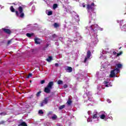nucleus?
I'll return each instance as SVG.
<instances>
[{"instance_id": "37998d69", "label": "nucleus", "mask_w": 126, "mask_h": 126, "mask_svg": "<svg viewBox=\"0 0 126 126\" xmlns=\"http://www.w3.org/2000/svg\"><path fill=\"white\" fill-rule=\"evenodd\" d=\"M30 82H31V83L32 82V81L30 80Z\"/></svg>"}, {"instance_id": "1a4fd4ad", "label": "nucleus", "mask_w": 126, "mask_h": 126, "mask_svg": "<svg viewBox=\"0 0 126 126\" xmlns=\"http://www.w3.org/2000/svg\"><path fill=\"white\" fill-rule=\"evenodd\" d=\"M18 126H28V125L26 122H22L18 124Z\"/></svg>"}, {"instance_id": "20e7f679", "label": "nucleus", "mask_w": 126, "mask_h": 126, "mask_svg": "<svg viewBox=\"0 0 126 126\" xmlns=\"http://www.w3.org/2000/svg\"><path fill=\"white\" fill-rule=\"evenodd\" d=\"M19 12L20 14V17L23 18L24 17V13H23V8L22 6L18 7Z\"/></svg>"}, {"instance_id": "a19ab883", "label": "nucleus", "mask_w": 126, "mask_h": 126, "mask_svg": "<svg viewBox=\"0 0 126 126\" xmlns=\"http://www.w3.org/2000/svg\"><path fill=\"white\" fill-rule=\"evenodd\" d=\"M12 4H14V5H16V4H15V3H12Z\"/></svg>"}, {"instance_id": "412c9836", "label": "nucleus", "mask_w": 126, "mask_h": 126, "mask_svg": "<svg viewBox=\"0 0 126 126\" xmlns=\"http://www.w3.org/2000/svg\"><path fill=\"white\" fill-rule=\"evenodd\" d=\"M30 77H32V73H30L29 75L27 76V78L29 79Z\"/></svg>"}, {"instance_id": "4c0bfd02", "label": "nucleus", "mask_w": 126, "mask_h": 126, "mask_svg": "<svg viewBox=\"0 0 126 126\" xmlns=\"http://www.w3.org/2000/svg\"><path fill=\"white\" fill-rule=\"evenodd\" d=\"M86 5L85 4H84V3H83V7H86Z\"/></svg>"}, {"instance_id": "c85d7f7f", "label": "nucleus", "mask_w": 126, "mask_h": 126, "mask_svg": "<svg viewBox=\"0 0 126 126\" xmlns=\"http://www.w3.org/2000/svg\"><path fill=\"white\" fill-rule=\"evenodd\" d=\"M123 54V51H121L119 53H117V57H120Z\"/></svg>"}, {"instance_id": "72a5a7b5", "label": "nucleus", "mask_w": 126, "mask_h": 126, "mask_svg": "<svg viewBox=\"0 0 126 126\" xmlns=\"http://www.w3.org/2000/svg\"><path fill=\"white\" fill-rule=\"evenodd\" d=\"M4 123H5L4 121H1V122H0V125H2V124H4Z\"/></svg>"}, {"instance_id": "f704fd0d", "label": "nucleus", "mask_w": 126, "mask_h": 126, "mask_svg": "<svg viewBox=\"0 0 126 126\" xmlns=\"http://www.w3.org/2000/svg\"><path fill=\"white\" fill-rule=\"evenodd\" d=\"M104 84H108V83H109V82L106 81H105L104 82Z\"/></svg>"}, {"instance_id": "a878e982", "label": "nucleus", "mask_w": 126, "mask_h": 126, "mask_svg": "<svg viewBox=\"0 0 126 126\" xmlns=\"http://www.w3.org/2000/svg\"><path fill=\"white\" fill-rule=\"evenodd\" d=\"M58 118V117L57 116V115H54L52 117V120H56Z\"/></svg>"}, {"instance_id": "c756f323", "label": "nucleus", "mask_w": 126, "mask_h": 126, "mask_svg": "<svg viewBox=\"0 0 126 126\" xmlns=\"http://www.w3.org/2000/svg\"><path fill=\"white\" fill-rule=\"evenodd\" d=\"M52 38L55 39V38H57V34L54 33V34L52 35Z\"/></svg>"}, {"instance_id": "bb28decb", "label": "nucleus", "mask_w": 126, "mask_h": 126, "mask_svg": "<svg viewBox=\"0 0 126 126\" xmlns=\"http://www.w3.org/2000/svg\"><path fill=\"white\" fill-rule=\"evenodd\" d=\"M52 14H53V11H48L47 15L50 16V15H52Z\"/></svg>"}, {"instance_id": "6ab92c4d", "label": "nucleus", "mask_w": 126, "mask_h": 126, "mask_svg": "<svg viewBox=\"0 0 126 126\" xmlns=\"http://www.w3.org/2000/svg\"><path fill=\"white\" fill-rule=\"evenodd\" d=\"M99 117L100 119H101V120H104L105 118H106V116L105 115V114H102Z\"/></svg>"}, {"instance_id": "f03ea898", "label": "nucleus", "mask_w": 126, "mask_h": 126, "mask_svg": "<svg viewBox=\"0 0 126 126\" xmlns=\"http://www.w3.org/2000/svg\"><path fill=\"white\" fill-rule=\"evenodd\" d=\"M119 72H120V69L116 68L111 71L109 76L111 78H113V77L116 76V73H119Z\"/></svg>"}, {"instance_id": "b1692460", "label": "nucleus", "mask_w": 126, "mask_h": 126, "mask_svg": "<svg viewBox=\"0 0 126 126\" xmlns=\"http://www.w3.org/2000/svg\"><path fill=\"white\" fill-rule=\"evenodd\" d=\"M63 81H62L61 80H59L58 81V84L62 85V84H63Z\"/></svg>"}, {"instance_id": "79ce46f5", "label": "nucleus", "mask_w": 126, "mask_h": 126, "mask_svg": "<svg viewBox=\"0 0 126 126\" xmlns=\"http://www.w3.org/2000/svg\"><path fill=\"white\" fill-rule=\"evenodd\" d=\"M122 48V47L119 48V50H121V49Z\"/></svg>"}, {"instance_id": "39448f33", "label": "nucleus", "mask_w": 126, "mask_h": 126, "mask_svg": "<svg viewBox=\"0 0 126 126\" xmlns=\"http://www.w3.org/2000/svg\"><path fill=\"white\" fill-rule=\"evenodd\" d=\"M90 57H91V51H90V50H88L87 53V57H85L84 61V63H86L87 61H88V59H90Z\"/></svg>"}, {"instance_id": "ea45409f", "label": "nucleus", "mask_w": 126, "mask_h": 126, "mask_svg": "<svg viewBox=\"0 0 126 126\" xmlns=\"http://www.w3.org/2000/svg\"><path fill=\"white\" fill-rule=\"evenodd\" d=\"M111 101L110 99H108L107 100V102H109V103H110V101Z\"/></svg>"}, {"instance_id": "7c9ffc66", "label": "nucleus", "mask_w": 126, "mask_h": 126, "mask_svg": "<svg viewBox=\"0 0 126 126\" xmlns=\"http://www.w3.org/2000/svg\"><path fill=\"white\" fill-rule=\"evenodd\" d=\"M45 80H41V81H40L41 84H44V83H45Z\"/></svg>"}, {"instance_id": "58836bf2", "label": "nucleus", "mask_w": 126, "mask_h": 126, "mask_svg": "<svg viewBox=\"0 0 126 126\" xmlns=\"http://www.w3.org/2000/svg\"><path fill=\"white\" fill-rule=\"evenodd\" d=\"M66 0V3H68V0Z\"/></svg>"}, {"instance_id": "5701e85b", "label": "nucleus", "mask_w": 126, "mask_h": 126, "mask_svg": "<svg viewBox=\"0 0 126 126\" xmlns=\"http://www.w3.org/2000/svg\"><path fill=\"white\" fill-rule=\"evenodd\" d=\"M11 43H12V39L8 40L7 45H10V44H11Z\"/></svg>"}, {"instance_id": "f257e3e1", "label": "nucleus", "mask_w": 126, "mask_h": 126, "mask_svg": "<svg viewBox=\"0 0 126 126\" xmlns=\"http://www.w3.org/2000/svg\"><path fill=\"white\" fill-rule=\"evenodd\" d=\"M54 86V81L50 82L46 87L44 88V91L47 94H49V93H51V90L53 89V87Z\"/></svg>"}, {"instance_id": "dca6fc26", "label": "nucleus", "mask_w": 126, "mask_h": 126, "mask_svg": "<svg viewBox=\"0 0 126 126\" xmlns=\"http://www.w3.org/2000/svg\"><path fill=\"white\" fill-rule=\"evenodd\" d=\"M65 107V105H63L60 106L59 107V110H63V109H64Z\"/></svg>"}, {"instance_id": "ddd939ff", "label": "nucleus", "mask_w": 126, "mask_h": 126, "mask_svg": "<svg viewBox=\"0 0 126 126\" xmlns=\"http://www.w3.org/2000/svg\"><path fill=\"white\" fill-rule=\"evenodd\" d=\"M33 35H34V33H27L26 34V36H27V37H29V38H31V37Z\"/></svg>"}, {"instance_id": "f3484780", "label": "nucleus", "mask_w": 126, "mask_h": 126, "mask_svg": "<svg viewBox=\"0 0 126 126\" xmlns=\"http://www.w3.org/2000/svg\"><path fill=\"white\" fill-rule=\"evenodd\" d=\"M52 60H53V57H52L51 56H49L48 57V58L47 59H46V61L47 62H51V61H52Z\"/></svg>"}, {"instance_id": "f8f14e48", "label": "nucleus", "mask_w": 126, "mask_h": 126, "mask_svg": "<svg viewBox=\"0 0 126 126\" xmlns=\"http://www.w3.org/2000/svg\"><path fill=\"white\" fill-rule=\"evenodd\" d=\"M54 28H60V24L57 23H55L53 25Z\"/></svg>"}, {"instance_id": "2f4dec72", "label": "nucleus", "mask_w": 126, "mask_h": 126, "mask_svg": "<svg viewBox=\"0 0 126 126\" xmlns=\"http://www.w3.org/2000/svg\"><path fill=\"white\" fill-rule=\"evenodd\" d=\"M67 87H68L67 85L64 84V85H63V88H64L65 89V88H67Z\"/></svg>"}, {"instance_id": "e433bc0d", "label": "nucleus", "mask_w": 126, "mask_h": 126, "mask_svg": "<svg viewBox=\"0 0 126 126\" xmlns=\"http://www.w3.org/2000/svg\"><path fill=\"white\" fill-rule=\"evenodd\" d=\"M55 66H56V67H58V66H59V63H55Z\"/></svg>"}, {"instance_id": "cd10ccee", "label": "nucleus", "mask_w": 126, "mask_h": 126, "mask_svg": "<svg viewBox=\"0 0 126 126\" xmlns=\"http://www.w3.org/2000/svg\"><path fill=\"white\" fill-rule=\"evenodd\" d=\"M38 113L40 114V115H43V114H44V112H43L42 110H39L38 111Z\"/></svg>"}, {"instance_id": "4be33fe9", "label": "nucleus", "mask_w": 126, "mask_h": 126, "mask_svg": "<svg viewBox=\"0 0 126 126\" xmlns=\"http://www.w3.org/2000/svg\"><path fill=\"white\" fill-rule=\"evenodd\" d=\"M41 93H42V91H39L38 92H37L36 94V97H39V96H40V94H41Z\"/></svg>"}, {"instance_id": "393cba45", "label": "nucleus", "mask_w": 126, "mask_h": 126, "mask_svg": "<svg viewBox=\"0 0 126 126\" xmlns=\"http://www.w3.org/2000/svg\"><path fill=\"white\" fill-rule=\"evenodd\" d=\"M7 115L6 112H1L0 113V116H6Z\"/></svg>"}, {"instance_id": "7ed1b4c3", "label": "nucleus", "mask_w": 126, "mask_h": 126, "mask_svg": "<svg viewBox=\"0 0 126 126\" xmlns=\"http://www.w3.org/2000/svg\"><path fill=\"white\" fill-rule=\"evenodd\" d=\"M94 7H95V4L94 3H92L91 5H87V9L88 12H90V10L91 11H94V10L95 9Z\"/></svg>"}, {"instance_id": "6e6552de", "label": "nucleus", "mask_w": 126, "mask_h": 126, "mask_svg": "<svg viewBox=\"0 0 126 126\" xmlns=\"http://www.w3.org/2000/svg\"><path fill=\"white\" fill-rule=\"evenodd\" d=\"M1 30L3 31L4 33H6V34H8V35L11 34V31L8 29L2 28Z\"/></svg>"}, {"instance_id": "c03bdc74", "label": "nucleus", "mask_w": 126, "mask_h": 126, "mask_svg": "<svg viewBox=\"0 0 126 126\" xmlns=\"http://www.w3.org/2000/svg\"><path fill=\"white\" fill-rule=\"evenodd\" d=\"M0 62H1V60L0 59Z\"/></svg>"}, {"instance_id": "9d476101", "label": "nucleus", "mask_w": 126, "mask_h": 126, "mask_svg": "<svg viewBox=\"0 0 126 126\" xmlns=\"http://www.w3.org/2000/svg\"><path fill=\"white\" fill-rule=\"evenodd\" d=\"M66 104L67 106H71V104H72V101H71V99L68 98L66 102Z\"/></svg>"}, {"instance_id": "c9c22d12", "label": "nucleus", "mask_w": 126, "mask_h": 126, "mask_svg": "<svg viewBox=\"0 0 126 126\" xmlns=\"http://www.w3.org/2000/svg\"><path fill=\"white\" fill-rule=\"evenodd\" d=\"M113 54L114 56H116V55H117V52H116V51H114Z\"/></svg>"}, {"instance_id": "2eb2a0df", "label": "nucleus", "mask_w": 126, "mask_h": 126, "mask_svg": "<svg viewBox=\"0 0 126 126\" xmlns=\"http://www.w3.org/2000/svg\"><path fill=\"white\" fill-rule=\"evenodd\" d=\"M116 66L117 67V68H122V66H123V64L121 63H118L116 64Z\"/></svg>"}, {"instance_id": "9b49d317", "label": "nucleus", "mask_w": 126, "mask_h": 126, "mask_svg": "<svg viewBox=\"0 0 126 126\" xmlns=\"http://www.w3.org/2000/svg\"><path fill=\"white\" fill-rule=\"evenodd\" d=\"M40 38H34V42L35 44H37V45H39V44H40Z\"/></svg>"}, {"instance_id": "aec40b11", "label": "nucleus", "mask_w": 126, "mask_h": 126, "mask_svg": "<svg viewBox=\"0 0 126 126\" xmlns=\"http://www.w3.org/2000/svg\"><path fill=\"white\" fill-rule=\"evenodd\" d=\"M57 7H58V4L55 3L53 4V9H56V8Z\"/></svg>"}, {"instance_id": "4468645a", "label": "nucleus", "mask_w": 126, "mask_h": 126, "mask_svg": "<svg viewBox=\"0 0 126 126\" xmlns=\"http://www.w3.org/2000/svg\"><path fill=\"white\" fill-rule=\"evenodd\" d=\"M92 118L94 119H97V118H98L97 113L96 112L95 114H94V115Z\"/></svg>"}, {"instance_id": "a211bd4d", "label": "nucleus", "mask_w": 126, "mask_h": 126, "mask_svg": "<svg viewBox=\"0 0 126 126\" xmlns=\"http://www.w3.org/2000/svg\"><path fill=\"white\" fill-rule=\"evenodd\" d=\"M67 70H68L69 72H72V68L71 67L68 66Z\"/></svg>"}, {"instance_id": "423d86ee", "label": "nucleus", "mask_w": 126, "mask_h": 126, "mask_svg": "<svg viewBox=\"0 0 126 126\" xmlns=\"http://www.w3.org/2000/svg\"><path fill=\"white\" fill-rule=\"evenodd\" d=\"M49 98L50 97H47L44 99V100L41 103V107H43L44 105H46V104H48V102H49Z\"/></svg>"}, {"instance_id": "0eeeda50", "label": "nucleus", "mask_w": 126, "mask_h": 126, "mask_svg": "<svg viewBox=\"0 0 126 126\" xmlns=\"http://www.w3.org/2000/svg\"><path fill=\"white\" fill-rule=\"evenodd\" d=\"M10 10L11 12H15L16 16H19V13H18V11L15 10V9L13 8V6L10 7Z\"/></svg>"}, {"instance_id": "473e14b6", "label": "nucleus", "mask_w": 126, "mask_h": 126, "mask_svg": "<svg viewBox=\"0 0 126 126\" xmlns=\"http://www.w3.org/2000/svg\"><path fill=\"white\" fill-rule=\"evenodd\" d=\"M110 84H106L105 85V87H110Z\"/></svg>"}]
</instances>
